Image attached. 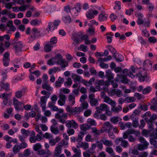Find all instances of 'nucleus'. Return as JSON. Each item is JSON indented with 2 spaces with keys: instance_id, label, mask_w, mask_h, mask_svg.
Segmentation results:
<instances>
[{
  "instance_id": "nucleus-1",
  "label": "nucleus",
  "mask_w": 157,
  "mask_h": 157,
  "mask_svg": "<svg viewBox=\"0 0 157 157\" xmlns=\"http://www.w3.org/2000/svg\"><path fill=\"white\" fill-rule=\"evenodd\" d=\"M96 111L94 115V117H98V114H100L102 111H105L108 116H111L112 112L110 109L109 106L104 103L101 104L99 106L96 107Z\"/></svg>"
},
{
  "instance_id": "nucleus-2",
  "label": "nucleus",
  "mask_w": 157,
  "mask_h": 157,
  "mask_svg": "<svg viewBox=\"0 0 157 157\" xmlns=\"http://www.w3.org/2000/svg\"><path fill=\"white\" fill-rule=\"evenodd\" d=\"M49 97V95H48L47 96H42L40 98V105L42 108V110L44 112V115L46 117H49L51 114L50 110H46L47 99Z\"/></svg>"
},
{
  "instance_id": "nucleus-3",
  "label": "nucleus",
  "mask_w": 157,
  "mask_h": 157,
  "mask_svg": "<svg viewBox=\"0 0 157 157\" xmlns=\"http://www.w3.org/2000/svg\"><path fill=\"white\" fill-rule=\"evenodd\" d=\"M138 139L141 143L143 144V145L140 144H139L137 147L138 149L140 151H142L146 149L149 143L145 141L144 138L142 136H140Z\"/></svg>"
},
{
  "instance_id": "nucleus-4",
  "label": "nucleus",
  "mask_w": 157,
  "mask_h": 157,
  "mask_svg": "<svg viewBox=\"0 0 157 157\" xmlns=\"http://www.w3.org/2000/svg\"><path fill=\"white\" fill-rule=\"evenodd\" d=\"M139 73L136 74V76L139 78L140 81H144L147 76L146 70L143 68H140V71H138Z\"/></svg>"
},
{
  "instance_id": "nucleus-5",
  "label": "nucleus",
  "mask_w": 157,
  "mask_h": 157,
  "mask_svg": "<svg viewBox=\"0 0 157 157\" xmlns=\"http://www.w3.org/2000/svg\"><path fill=\"white\" fill-rule=\"evenodd\" d=\"M13 105L14 106L16 110L17 111H23V108L22 105H24L23 102H20L18 100L15 98L13 99Z\"/></svg>"
},
{
  "instance_id": "nucleus-6",
  "label": "nucleus",
  "mask_w": 157,
  "mask_h": 157,
  "mask_svg": "<svg viewBox=\"0 0 157 157\" xmlns=\"http://www.w3.org/2000/svg\"><path fill=\"white\" fill-rule=\"evenodd\" d=\"M113 125L109 122H105L103 124V127L101 130V132L103 133L105 131L112 130Z\"/></svg>"
},
{
  "instance_id": "nucleus-7",
  "label": "nucleus",
  "mask_w": 157,
  "mask_h": 157,
  "mask_svg": "<svg viewBox=\"0 0 157 157\" xmlns=\"http://www.w3.org/2000/svg\"><path fill=\"white\" fill-rule=\"evenodd\" d=\"M66 126L68 128H71L72 127L75 129L77 128L78 127V124L74 120L67 121L66 124Z\"/></svg>"
},
{
  "instance_id": "nucleus-8",
  "label": "nucleus",
  "mask_w": 157,
  "mask_h": 157,
  "mask_svg": "<svg viewBox=\"0 0 157 157\" xmlns=\"http://www.w3.org/2000/svg\"><path fill=\"white\" fill-rule=\"evenodd\" d=\"M94 97L95 95L93 94H91L89 95L90 103L92 106H95L98 105V101Z\"/></svg>"
},
{
  "instance_id": "nucleus-9",
  "label": "nucleus",
  "mask_w": 157,
  "mask_h": 157,
  "mask_svg": "<svg viewBox=\"0 0 157 157\" xmlns=\"http://www.w3.org/2000/svg\"><path fill=\"white\" fill-rule=\"evenodd\" d=\"M62 145L61 144H58L56 147L55 150L54 152V157H58L61 153L62 150Z\"/></svg>"
},
{
  "instance_id": "nucleus-10",
  "label": "nucleus",
  "mask_w": 157,
  "mask_h": 157,
  "mask_svg": "<svg viewBox=\"0 0 157 157\" xmlns=\"http://www.w3.org/2000/svg\"><path fill=\"white\" fill-rule=\"evenodd\" d=\"M121 142V145L123 148H127L129 146V143L127 141L123 139L122 138H119L116 140V142Z\"/></svg>"
},
{
  "instance_id": "nucleus-11",
  "label": "nucleus",
  "mask_w": 157,
  "mask_h": 157,
  "mask_svg": "<svg viewBox=\"0 0 157 157\" xmlns=\"http://www.w3.org/2000/svg\"><path fill=\"white\" fill-rule=\"evenodd\" d=\"M9 84L7 83H5L3 81L0 82V91L5 90L6 91L9 90Z\"/></svg>"
},
{
  "instance_id": "nucleus-12",
  "label": "nucleus",
  "mask_w": 157,
  "mask_h": 157,
  "mask_svg": "<svg viewBox=\"0 0 157 157\" xmlns=\"http://www.w3.org/2000/svg\"><path fill=\"white\" fill-rule=\"evenodd\" d=\"M76 147L78 148H82L84 149H87L89 147V144L85 142H81L78 144Z\"/></svg>"
},
{
  "instance_id": "nucleus-13",
  "label": "nucleus",
  "mask_w": 157,
  "mask_h": 157,
  "mask_svg": "<svg viewBox=\"0 0 157 157\" xmlns=\"http://www.w3.org/2000/svg\"><path fill=\"white\" fill-rule=\"evenodd\" d=\"M37 154L41 156L44 155H46L48 156H50L52 155V153L49 149H47L46 150L41 149L39 150L37 152Z\"/></svg>"
},
{
  "instance_id": "nucleus-14",
  "label": "nucleus",
  "mask_w": 157,
  "mask_h": 157,
  "mask_svg": "<svg viewBox=\"0 0 157 157\" xmlns=\"http://www.w3.org/2000/svg\"><path fill=\"white\" fill-rule=\"evenodd\" d=\"M114 105H112L111 107V111L112 112H113L115 113H118L119 111H121L122 109V107L120 105H118L117 106H116V102Z\"/></svg>"
},
{
  "instance_id": "nucleus-15",
  "label": "nucleus",
  "mask_w": 157,
  "mask_h": 157,
  "mask_svg": "<svg viewBox=\"0 0 157 157\" xmlns=\"http://www.w3.org/2000/svg\"><path fill=\"white\" fill-rule=\"evenodd\" d=\"M101 141H102L103 144L107 146L110 147L113 145V142L111 140H107L104 137L102 138Z\"/></svg>"
},
{
  "instance_id": "nucleus-16",
  "label": "nucleus",
  "mask_w": 157,
  "mask_h": 157,
  "mask_svg": "<svg viewBox=\"0 0 157 157\" xmlns=\"http://www.w3.org/2000/svg\"><path fill=\"white\" fill-rule=\"evenodd\" d=\"M82 111L81 108L79 107H76L73 109L71 114L75 116H77Z\"/></svg>"
},
{
  "instance_id": "nucleus-17",
  "label": "nucleus",
  "mask_w": 157,
  "mask_h": 157,
  "mask_svg": "<svg viewBox=\"0 0 157 157\" xmlns=\"http://www.w3.org/2000/svg\"><path fill=\"white\" fill-rule=\"evenodd\" d=\"M103 101L104 102L110 105L111 106L112 105H114L116 102L115 101L113 100L108 96L106 97L103 100Z\"/></svg>"
},
{
  "instance_id": "nucleus-18",
  "label": "nucleus",
  "mask_w": 157,
  "mask_h": 157,
  "mask_svg": "<svg viewBox=\"0 0 157 157\" xmlns=\"http://www.w3.org/2000/svg\"><path fill=\"white\" fill-rule=\"evenodd\" d=\"M44 83L43 84L42 87L43 89L46 90L48 91H51L52 90V89L50 85H49L48 81H44Z\"/></svg>"
},
{
  "instance_id": "nucleus-19",
  "label": "nucleus",
  "mask_w": 157,
  "mask_h": 157,
  "mask_svg": "<svg viewBox=\"0 0 157 157\" xmlns=\"http://www.w3.org/2000/svg\"><path fill=\"white\" fill-rule=\"evenodd\" d=\"M71 77L74 79L75 83H79L81 82V77L79 75L75 74H73Z\"/></svg>"
},
{
  "instance_id": "nucleus-20",
  "label": "nucleus",
  "mask_w": 157,
  "mask_h": 157,
  "mask_svg": "<svg viewBox=\"0 0 157 157\" xmlns=\"http://www.w3.org/2000/svg\"><path fill=\"white\" fill-rule=\"evenodd\" d=\"M143 16V14L141 13H139L136 16L138 19V20L137 21V22L139 25H142L144 23V20L142 19Z\"/></svg>"
},
{
  "instance_id": "nucleus-21",
  "label": "nucleus",
  "mask_w": 157,
  "mask_h": 157,
  "mask_svg": "<svg viewBox=\"0 0 157 157\" xmlns=\"http://www.w3.org/2000/svg\"><path fill=\"white\" fill-rule=\"evenodd\" d=\"M131 69L132 72L131 71L129 72V74H128V75L133 78L135 77V75H136V74H137L136 73L137 71H138L137 69H136L135 68L133 67H131Z\"/></svg>"
},
{
  "instance_id": "nucleus-22",
  "label": "nucleus",
  "mask_w": 157,
  "mask_h": 157,
  "mask_svg": "<svg viewBox=\"0 0 157 157\" xmlns=\"http://www.w3.org/2000/svg\"><path fill=\"white\" fill-rule=\"evenodd\" d=\"M68 100L71 105H73L75 102V96L73 94H70L68 96Z\"/></svg>"
},
{
  "instance_id": "nucleus-23",
  "label": "nucleus",
  "mask_w": 157,
  "mask_h": 157,
  "mask_svg": "<svg viewBox=\"0 0 157 157\" xmlns=\"http://www.w3.org/2000/svg\"><path fill=\"white\" fill-rule=\"evenodd\" d=\"M54 58H55V59L56 60V62L57 64H59V63L63 60L61 55L59 53L56 54Z\"/></svg>"
},
{
  "instance_id": "nucleus-24",
  "label": "nucleus",
  "mask_w": 157,
  "mask_h": 157,
  "mask_svg": "<svg viewBox=\"0 0 157 157\" xmlns=\"http://www.w3.org/2000/svg\"><path fill=\"white\" fill-rule=\"evenodd\" d=\"M107 116H108V115L106 114V112L105 113H101L100 114H98V117H94L97 119L106 121L107 118Z\"/></svg>"
},
{
  "instance_id": "nucleus-25",
  "label": "nucleus",
  "mask_w": 157,
  "mask_h": 157,
  "mask_svg": "<svg viewBox=\"0 0 157 157\" xmlns=\"http://www.w3.org/2000/svg\"><path fill=\"white\" fill-rule=\"evenodd\" d=\"M108 15L104 13H102L99 15V19L100 21H106Z\"/></svg>"
},
{
  "instance_id": "nucleus-26",
  "label": "nucleus",
  "mask_w": 157,
  "mask_h": 157,
  "mask_svg": "<svg viewBox=\"0 0 157 157\" xmlns=\"http://www.w3.org/2000/svg\"><path fill=\"white\" fill-rule=\"evenodd\" d=\"M80 108L81 109V110L82 111L83 110L86 109L88 108L89 106V104L86 101H84L83 102H81Z\"/></svg>"
},
{
  "instance_id": "nucleus-27",
  "label": "nucleus",
  "mask_w": 157,
  "mask_h": 157,
  "mask_svg": "<svg viewBox=\"0 0 157 157\" xmlns=\"http://www.w3.org/2000/svg\"><path fill=\"white\" fill-rule=\"evenodd\" d=\"M79 36L76 33H74L72 35V39L77 44H79V40L78 39V37Z\"/></svg>"
},
{
  "instance_id": "nucleus-28",
  "label": "nucleus",
  "mask_w": 157,
  "mask_h": 157,
  "mask_svg": "<svg viewBox=\"0 0 157 157\" xmlns=\"http://www.w3.org/2000/svg\"><path fill=\"white\" fill-rule=\"evenodd\" d=\"M35 137V133L34 131L32 132L31 134L30 135V137L29 139V141L31 143H34L36 142V140Z\"/></svg>"
},
{
  "instance_id": "nucleus-29",
  "label": "nucleus",
  "mask_w": 157,
  "mask_h": 157,
  "mask_svg": "<svg viewBox=\"0 0 157 157\" xmlns=\"http://www.w3.org/2000/svg\"><path fill=\"white\" fill-rule=\"evenodd\" d=\"M113 57L117 61L121 62L123 61V56L118 53H115L113 55Z\"/></svg>"
},
{
  "instance_id": "nucleus-30",
  "label": "nucleus",
  "mask_w": 157,
  "mask_h": 157,
  "mask_svg": "<svg viewBox=\"0 0 157 157\" xmlns=\"http://www.w3.org/2000/svg\"><path fill=\"white\" fill-rule=\"evenodd\" d=\"M80 128L81 130L85 131L90 129V126L87 124H84L81 125Z\"/></svg>"
},
{
  "instance_id": "nucleus-31",
  "label": "nucleus",
  "mask_w": 157,
  "mask_h": 157,
  "mask_svg": "<svg viewBox=\"0 0 157 157\" xmlns=\"http://www.w3.org/2000/svg\"><path fill=\"white\" fill-rule=\"evenodd\" d=\"M106 76L108 78V80L110 81L113 78V75L109 70H108L106 71Z\"/></svg>"
},
{
  "instance_id": "nucleus-32",
  "label": "nucleus",
  "mask_w": 157,
  "mask_h": 157,
  "mask_svg": "<svg viewBox=\"0 0 157 157\" xmlns=\"http://www.w3.org/2000/svg\"><path fill=\"white\" fill-rule=\"evenodd\" d=\"M144 65L146 68H151L152 66V63L149 60H145L144 63Z\"/></svg>"
},
{
  "instance_id": "nucleus-33",
  "label": "nucleus",
  "mask_w": 157,
  "mask_h": 157,
  "mask_svg": "<svg viewBox=\"0 0 157 157\" xmlns=\"http://www.w3.org/2000/svg\"><path fill=\"white\" fill-rule=\"evenodd\" d=\"M59 71H60V69L59 68L54 67L53 68L50 69L49 70L48 73L49 75H51Z\"/></svg>"
},
{
  "instance_id": "nucleus-34",
  "label": "nucleus",
  "mask_w": 157,
  "mask_h": 157,
  "mask_svg": "<svg viewBox=\"0 0 157 157\" xmlns=\"http://www.w3.org/2000/svg\"><path fill=\"white\" fill-rule=\"evenodd\" d=\"M21 149L19 145L16 144L13 148V152L14 154L17 153Z\"/></svg>"
},
{
  "instance_id": "nucleus-35",
  "label": "nucleus",
  "mask_w": 157,
  "mask_h": 157,
  "mask_svg": "<svg viewBox=\"0 0 157 157\" xmlns=\"http://www.w3.org/2000/svg\"><path fill=\"white\" fill-rule=\"evenodd\" d=\"M81 39L82 40L84 41L86 44H89L90 43V41L88 40V36L87 35H84L82 36Z\"/></svg>"
},
{
  "instance_id": "nucleus-36",
  "label": "nucleus",
  "mask_w": 157,
  "mask_h": 157,
  "mask_svg": "<svg viewBox=\"0 0 157 157\" xmlns=\"http://www.w3.org/2000/svg\"><path fill=\"white\" fill-rule=\"evenodd\" d=\"M92 132L94 133V135L95 136H98L101 134L100 131L98 130L95 127H93L91 128Z\"/></svg>"
},
{
  "instance_id": "nucleus-37",
  "label": "nucleus",
  "mask_w": 157,
  "mask_h": 157,
  "mask_svg": "<svg viewBox=\"0 0 157 157\" xmlns=\"http://www.w3.org/2000/svg\"><path fill=\"white\" fill-rule=\"evenodd\" d=\"M21 132L23 135V136H24V137L25 138L28 137L29 134V130H25L24 128L21 129Z\"/></svg>"
},
{
  "instance_id": "nucleus-38",
  "label": "nucleus",
  "mask_w": 157,
  "mask_h": 157,
  "mask_svg": "<svg viewBox=\"0 0 157 157\" xmlns=\"http://www.w3.org/2000/svg\"><path fill=\"white\" fill-rule=\"evenodd\" d=\"M48 106L52 109V110L54 111H57L58 109V107L57 106L54 105V103L53 102H49L48 104Z\"/></svg>"
},
{
  "instance_id": "nucleus-39",
  "label": "nucleus",
  "mask_w": 157,
  "mask_h": 157,
  "mask_svg": "<svg viewBox=\"0 0 157 157\" xmlns=\"http://www.w3.org/2000/svg\"><path fill=\"white\" fill-rule=\"evenodd\" d=\"M150 108L153 110H155L157 109V102L155 100L151 103V105Z\"/></svg>"
},
{
  "instance_id": "nucleus-40",
  "label": "nucleus",
  "mask_w": 157,
  "mask_h": 157,
  "mask_svg": "<svg viewBox=\"0 0 157 157\" xmlns=\"http://www.w3.org/2000/svg\"><path fill=\"white\" fill-rule=\"evenodd\" d=\"M41 23V21L38 20H33L30 21L31 24L33 26L38 25Z\"/></svg>"
},
{
  "instance_id": "nucleus-41",
  "label": "nucleus",
  "mask_w": 157,
  "mask_h": 157,
  "mask_svg": "<svg viewBox=\"0 0 157 157\" xmlns=\"http://www.w3.org/2000/svg\"><path fill=\"white\" fill-rule=\"evenodd\" d=\"M120 120V118L117 117H112L110 119V121L113 124H116Z\"/></svg>"
},
{
  "instance_id": "nucleus-42",
  "label": "nucleus",
  "mask_w": 157,
  "mask_h": 157,
  "mask_svg": "<svg viewBox=\"0 0 157 157\" xmlns=\"http://www.w3.org/2000/svg\"><path fill=\"white\" fill-rule=\"evenodd\" d=\"M78 49L79 50H82V51L86 52L88 51L87 47L83 44L81 45L78 48Z\"/></svg>"
},
{
  "instance_id": "nucleus-43",
  "label": "nucleus",
  "mask_w": 157,
  "mask_h": 157,
  "mask_svg": "<svg viewBox=\"0 0 157 157\" xmlns=\"http://www.w3.org/2000/svg\"><path fill=\"white\" fill-rule=\"evenodd\" d=\"M51 132L55 134H57L58 133H59V130L58 129L57 127H51Z\"/></svg>"
},
{
  "instance_id": "nucleus-44",
  "label": "nucleus",
  "mask_w": 157,
  "mask_h": 157,
  "mask_svg": "<svg viewBox=\"0 0 157 157\" xmlns=\"http://www.w3.org/2000/svg\"><path fill=\"white\" fill-rule=\"evenodd\" d=\"M150 142L151 144L153 146L154 148H157V142L153 138H151Z\"/></svg>"
},
{
  "instance_id": "nucleus-45",
  "label": "nucleus",
  "mask_w": 157,
  "mask_h": 157,
  "mask_svg": "<svg viewBox=\"0 0 157 157\" xmlns=\"http://www.w3.org/2000/svg\"><path fill=\"white\" fill-rule=\"evenodd\" d=\"M135 101V99L134 97H128L125 98V101L128 103L133 102Z\"/></svg>"
},
{
  "instance_id": "nucleus-46",
  "label": "nucleus",
  "mask_w": 157,
  "mask_h": 157,
  "mask_svg": "<svg viewBox=\"0 0 157 157\" xmlns=\"http://www.w3.org/2000/svg\"><path fill=\"white\" fill-rule=\"evenodd\" d=\"M22 47V44L21 42H19L17 43L15 46V49L17 50H20Z\"/></svg>"
},
{
  "instance_id": "nucleus-47",
  "label": "nucleus",
  "mask_w": 157,
  "mask_h": 157,
  "mask_svg": "<svg viewBox=\"0 0 157 157\" xmlns=\"http://www.w3.org/2000/svg\"><path fill=\"white\" fill-rule=\"evenodd\" d=\"M54 29V27L53 26V23L50 22L49 23L48 27L47 28V30L48 31H52Z\"/></svg>"
},
{
  "instance_id": "nucleus-48",
  "label": "nucleus",
  "mask_w": 157,
  "mask_h": 157,
  "mask_svg": "<svg viewBox=\"0 0 157 157\" xmlns=\"http://www.w3.org/2000/svg\"><path fill=\"white\" fill-rule=\"evenodd\" d=\"M40 124H36L35 127V129L36 132L38 133L39 134L42 135L43 134V132L40 129Z\"/></svg>"
},
{
  "instance_id": "nucleus-49",
  "label": "nucleus",
  "mask_w": 157,
  "mask_h": 157,
  "mask_svg": "<svg viewBox=\"0 0 157 157\" xmlns=\"http://www.w3.org/2000/svg\"><path fill=\"white\" fill-rule=\"evenodd\" d=\"M94 31L95 29L92 27L90 28L87 30L88 32L91 36H93L94 35Z\"/></svg>"
},
{
  "instance_id": "nucleus-50",
  "label": "nucleus",
  "mask_w": 157,
  "mask_h": 157,
  "mask_svg": "<svg viewBox=\"0 0 157 157\" xmlns=\"http://www.w3.org/2000/svg\"><path fill=\"white\" fill-rule=\"evenodd\" d=\"M43 137L47 139H51L52 138L53 136L51 133L46 132L43 135Z\"/></svg>"
},
{
  "instance_id": "nucleus-51",
  "label": "nucleus",
  "mask_w": 157,
  "mask_h": 157,
  "mask_svg": "<svg viewBox=\"0 0 157 157\" xmlns=\"http://www.w3.org/2000/svg\"><path fill=\"white\" fill-rule=\"evenodd\" d=\"M52 47L50 45L46 44L44 47V50L46 52H49L51 51Z\"/></svg>"
},
{
  "instance_id": "nucleus-52",
  "label": "nucleus",
  "mask_w": 157,
  "mask_h": 157,
  "mask_svg": "<svg viewBox=\"0 0 157 157\" xmlns=\"http://www.w3.org/2000/svg\"><path fill=\"white\" fill-rule=\"evenodd\" d=\"M42 146L40 144L37 143L33 146V148L35 151H37L38 150L40 149Z\"/></svg>"
},
{
  "instance_id": "nucleus-53",
  "label": "nucleus",
  "mask_w": 157,
  "mask_h": 157,
  "mask_svg": "<svg viewBox=\"0 0 157 157\" xmlns=\"http://www.w3.org/2000/svg\"><path fill=\"white\" fill-rule=\"evenodd\" d=\"M88 152L86 151L84 152L83 153V155L84 157H90V153H94L93 151H91L90 150H88L87 151Z\"/></svg>"
},
{
  "instance_id": "nucleus-54",
  "label": "nucleus",
  "mask_w": 157,
  "mask_h": 157,
  "mask_svg": "<svg viewBox=\"0 0 157 157\" xmlns=\"http://www.w3.org/2000/svg\"><path fill=\"white\" fill-rule=\"evenodd\" d=\"M73 152L75 153V154H81V151L80 149H78L75 147L72 148Z\"/></svg>"
},
{
  "instance_id": "nucleus-55",
  "label": "nucleus",
  "mask_w": 157,
  "mask_h": 157,
  "mask_svg": "<svg viewBox=\"0 0 157 157\" xmlns=\"http://www.w3.org/2000/svg\"><path fill=\"white\" fill-rule=\"evenodd\" d=\"M100 87L99 86H96V88L93 86H91L90 88V91L93 92H94L96 91H98L100 90Z\"/></svg>"
},
{
  "instance_id": "nucleus-56",
  "label": "nucleus",
  "mask_w": 157,
  "mask_h": 157,
  "mask_svg": "<svg viewBox=\"0 0 157 157\" xmlns=\"http://www.w3.org/2000/svg\"><path fill=\"white\" fill-rule=\"evenodd\" d=\"M59 100L65 101L66 99V96L62 93H59Z\"/></svg>"
},
{
  "instance_id": "nucleus-57",
  "label": "nucleus",
  "mask_w": 157,
  "mask_h": 157,
  "mask_svg": "<svg viewBox=\"0 0 157 157\" xmlns=\"http://www.w3.org/2000/svg\"><path fill=\"white\" fill-rule=\"evenodd\" d=\"M58 65H60L62 68H64L68 65V63L65 62L64 60L61 62L59 63V64H57Z\"/></svg>"
},
{
  "instance_id": "nucleus-58",
  "label": "nucleus",
  "mask_w": 157,
  "mask_h": 157,
  "mask_svg": "<svg viewBox=\"0 0 157 157\" xmlns=\"http://www.w3.org/2000/svg\"><path fill=\"white\" fill-rule=\"evenodd\" d=\"M70 92V90L69 89L66 88H61L60 89V93H62L63 92L64 94H68Z\"/></svg>"
},
{
  "instance_id": "nucleus-59",
  "label": "nucleus",
  "mask_w": 157,
  "mask_h": 157,
  "mask_svg": "<svg viewBox=\"0 0 157 157\" xmlns=\"http://www.w3.org/2000/svg\"><path fill=\"white\" fill-rule=\"evenodd\" d=\"M19 145L21 149L26 148L28 146V144L25 141H24L21 142Z\"/></svg>"
},
{
  "instance_id": "nucleus-60",
  "label": "nucleus",
  "mask_w": 157,
  "mask_h": 157,
  "mask_svg": "<svg viewBox=\"0 0 157 157\" xmlns=\"http://www.w3.org/2000/svg\"><path fill=\"white\" fill-rule=\"evenodd\" d=\"M30 150L29 149H26L23 152V155L24 156L28 157L30 154Z\"/></svg>"
},
{
  "instance_id": "nucleus-61",
  "label": "nucleus",
  "mask_w": 157,
  "mask_h": 157,
  "mask_svg": "<svg viewBox=\"0 0 157 157\" xmlns=\"http://www.w3.org/2000/svg\"><path fill=\"white\" fill-rule=\"evenodd\" d=\"M91 113V111L89 109H87L84 113V115L86 117L90 116Z\"/></svg>"
},
{
  "instance_id": "nucleus-62",
  "label": "nucleus",
  "mask_w": 157,
  "mask_h": 157,
  "mask_svg": "<svg viewBox=\"0 0 157 157\" xmlns=\"http://www.w3.org/2000/svg\"><path fill=\"white\" fill-rule=\"evenodd\" d=\"M8 99L4 100L3 101V103L5 106H10L12 104V102L10 101H8Z\"/></svg>"
},
{
  "instance_id": "nucleus-63",
  "label": "nucleus",
  "mask_w": 157,
  "mask_h": 157,
  "mask_svg": "<svg viewBox=\"0 0 157 157\" xmlns=\"http://www.w3.org/2000/svg\"><path fill=\"white\" fill-rule=\"evenodd\" d=\"M55 60V58L53 57L49 59L47 61V63L49 65H53L56 63V61H53Z\"/></svg>"
},
{
  "instance_id": "nucleus-64",
  "label": "nucleus",
  "mask_w": 157,
  "mask_h": 157,
  "mask_svg": "<svg viewBox=\"0 0 157 157\" xmlns=\"http://www.w3.org/2000/svg\"><path fill=\"white\" fill-rule=\"evenodd\" d=\"M87 122L91 125H96V122L94 120L91 119H88L87 121Z\"/></svg>"
}]
</instances>
